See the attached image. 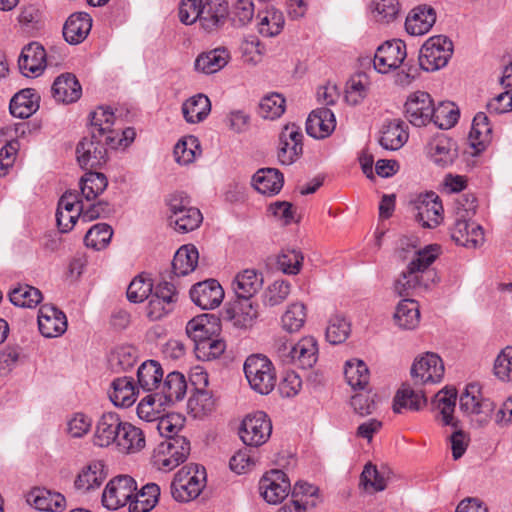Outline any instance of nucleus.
Listing matches in <instances>:
<instances>
[{
    "instance_id": "1",
    "label": "nucleus",
    "mask_w": 512,
    "mask_h": 512,
    "mask_svg": "<svg viewBox=\"0 0 512 512\" xmlns=\"http://www.w3.org/2000/svg\"><path fill=\"white\" fill-rule=\"evenodd\" d=\"M440 255V246L428 245L424 249L416 246L401 247L397 250V258L406 265L395 281L394 290L399 296H410L418 288L428 289L439 281V277L430 266Z\"/></svg>"
},
{
    "instance_id": "2",
    "label": "nucleus",
    "mask_w": 512,
    "mask_h": 512,
    "mask_svg": "<svg viewBox=\"0 0 512 512\" xmlns=\"http://www.w3.org/2000/svg\"><path fill=\"white\" fill-rule=\"evenodd\" d=\"M158 429L166 439L154 449L152 464L158 470L169 472L187 460L191 444L186 436L178 433L182 428L173 425L168 418L159 422Z\"/></svg>"
},
{
    "instance_id": "3",
    "label": "nucleus",
    "mask_w": 512,
    "mask_h": 512,
    "mask_svg": "<svg viewBox=\"0 0 512 512\" xmlns=\"http://www.w3.org/2000/svg\"><path fill=\"white\" fill-rule=\"evenodd\" d=\"M243 370L252 390L260 395L271 393L277 383L276 371L270 359L261 354L247 357Z\"/></svg>"
},
{
    "instance_id": "4",
    "label": "nucleus",
    "mask_w": 512,
    "mask_h": 512,
    "mask_svg": "<svg viewBox=\"0 0 512 512\" xmlns=\"http://www.w3.org/2000/svg\"><path fill=\"white\" fill-rule=\"evenodd\" d=\"M206 484V470L198 464L182 467L171 483V495L179 502H189L199 496Z\"/></svg>"
},
{
    "instance_id": "5",
    "label": "nucleus",
    "mask_w": 512,
    "mask_h": 512,
    "mask_svg": "<svg viewBox=\"0 0 512 512\" xmlns=\"http://www.w3.org/2000/svg\"><path fill=\"white\" fill-rule=\"evenodd\" d=\"M453 53V44L446 36L429 38L421 47L419 66L425 71H436L448 63Z\"/></svg>"
},
{
    "instance_id": "6",
    "label": "nucleus",
    "mask_w": 512,
    "mask_h": 512,
    "mask_svg": "<svg viewBox=\"0 0 512 512\" xmlns=\"http://www.w3.org/2000/svg\"><path fill=\"white\" fill-rule=\"evenodd\" d=\"M136 490V481L131 476L118 475L107 483L102 493V505L108 510H117L130 504Z\"/></svg>"
},
{
    "instance_id": "7",
    "label": "nucleus",
    "mask_w": 512,
    "mask_h": 512,
    "mask_svg": "<svg viewBox=\"0 0 512 512\" xmlns=\"http://www.w3.org/2000/svg\"><path fill=\"white\" fill-rule=\"evenodd\" d=\"M272 433V423L267 414L258 411L247 416L241 425L239 435L247 446L258 447L267 442Z\"/></svg>"
},
{
    "instance_id": "8",
    "label": "nucleus",
    "mask_w": 512,
    "mask_h": 512,
    "mask_svg": "<svg viewBox=\"0 0 512 512\" xmlns=\"http://www.w3.org/2000/svg\"><path fill=\"white\" fill-rule=\"evenodd\" d=\"M461 212H455L454 223L450 227L451 239L460 246L466 248H477L484 241L483 228L471 221L472 217L463 216Z\"/></svg>"
},
{
    "instance_id": "9",
    "label": "nucleus",
    "mask_w": 512,
    "mask_h": 512,
    "mask_svg": "<svg viewBox=\"0 0 512 512\" xmlns=\"http://www.w3.org/2000/svg\"><path fill=\"white\" fill-rule=\"evenodd\" d=\"M442 359L432 352L415 359L411 367V377L415 385L439 383L444 376Z\"/></svg>"
},
{
    "instance_id": "10",
    "label": "nucleus",
    "mask_w": 512,
    "mask_h": 512,
    "mask_svg": "<svg viewBox=\"0 0 512 512\" xmlns=\"http://www.w3.org/2000/svg\"><path fill=\"white\" fill-rule=\"evenodd\" d=\"M404 108L405 117L413 126H426L433 119L434 101L425 91L411 93L407 97Z\"/></svg>"
},
{
    "instance_id": "11",
    "label": "nucleus",
    "mask_w": 512,
    "mask_h": 512,
    "mask_svg": "<svg viewBox=\"0 0 512 512\" xmlns=\"http://www.w3.org/2000/svg\"><path fill=\"white\" fill-rule=\"evenodd\" d=\"M107 144L104 139L84 137L76 147V157L81 168L92 170L101 167L107 161Z\"/></svg>"
},
{
    "instance_id": "12",
    "label": "nucleus",
    "mask_w": 512,
    "mask_h": 512,
    "mask_svg": "<svg viewBox=\"0 0 512 512\" xmlns=\"http://www.w3.org/2000/svg\"><path fill=\"white\" fill-rule=\"evenodd\" d=\"M291 484L286 474L281 470L266 472L259 481V492L269 504L282 502L289 494Z\"/></svg>"
},
{
    "instance_id": "13",
    "label": "nucleus",
    "mask_w": 512,
    "mask_h": 512,
    "mask_svg": "<svg viewBox=\"0 0 512 512\" xmlns=\"http://www.w3.org/2000/svg\"><path fill=\"white\" fill-rule=\"evenodd\" d=\"M406 56V45L402 40L386 41L376 50L373 65L377 72L385 74L400 67Z\"/></svg>"
},
{
    "instance_id": "14",
    "label": "nucleus",
    "mask_w": 512,
    "mask_h": 512,
    "mask_svg": "<svg viewBox=\"0 0 512 512\" xmlns=\"http://www.w3.org/2000/svg\"><path fill=\"white\" fill-rule=\"evenodd\" d=\"M303 135L295 124L286 125L279 137L278 161L282 165L293 164L303 153Z\"/></svg>"
},
{
    "instance_id": "15",
    "label": "nucleus",
    "mask_w": 512,
    "mask_h": 512,
    "mask_svg": "<svg viewBox=\"0 0 512 512\" xmlns=\"http://www.w3.org/2000/svg\"><path fill=\"white\" fill-rule=\"evenodd\" d=\"M478 394L479 386L469 384L460 396V409L466 414L480 416L478 421L484 424L491 418L495 405L489 399H479Z\"/></svg>"
},
{
    "instance_id": "16",
    "label": "nucleus",
    "mask_w": 512,
    "mask_h": 512,
    "mask_svg": "<svg viewBox=\"0 0 512 512\" xmlns=\"http://www.w3.org/2000/svg\"><path fill=\"white\" fill-rule=\"evenodd\" d=\"M416 220L424 228H435L443 221V205L435 192H428L420 196L416 204Z\"/></svg>"
},
{
    "instance_id": "17",
    "label": "nucleus",
    "mask_w": 512,
    "mask_h": 512,
    "mask_svg": "<svg viewBox=\"0 0 512 512\" xmlns=\"http://www.w3.org/2000/svg\"><path fill=\"white\" fill-rule=\"evenodd\" d=\"M190 298L203 310L215 309L224 298V290L217 280L208 279L191 288Z\"/></svg>"
},
{
    "instance_id": "18",
    "label": "nucleus",
    "mask_w": 512,
    "mask_h": 512,
    "mask_svg": "<svg viewBox=\"0 0 512 512\" xmlns=\"http://www.w3.org/2000/svg\"><path fill=\"white\" fill-rule=\"evenodd\" d=\"M38 328L46 338L61 336L67 329L65 314L50 304H44L38 312Z\"/></svg>"
},
{
    "instance_id": "19",
    "label": "nucleus",
    "mask_w": 512,
    "mask_h": 512,
    "mask_svg": "<svg viewBox=\"0 0 512 512\" xmlns=\"http://www.w3.org/2000/svg\"><path fill=\"white\" fill-rule=\"evenodd\" d=\"M228 16L229 5L226 0H207L202 5L200 26L208 33L218 31Z\"/></svg>"
},
{
    "instance_id": "20",
    "label": "nucleus",
    "mask_w": 512,
    "mask_h": 512,
    "mask_svg": "<svg viewBox=\"0 0 512 512\" xmlns=\"http://www.w3.org/2000/svg\"><path fill=\"white\" fill-rule=\"evenodd\" d=\"M194 377L197 378L199 384H203V388L194 389L188 400L187 407L194 417H202L214 410L215 400L211 392L205 389L208 385L207 373H196Z\"/></svg>"
},
{
    "instance_id": "21",
    "label": "nucleus",
    "mask_w": 512,
    "mask_h": 512,
    "mask_svg": "<svg viewBox=\"0 0 512 512\" xmlns=\"http://www.w3.org/2000/svg\"><path fill=\"white\" fill-rule=\"evenodd\" d=\"M336 127L334 113L328 108L313 110L306 121V132L313 138L323 139L328 137Z\"/></svg>"
},
{
    "instance_id": "22",
    "label": "nucleus",
    "mask_w": 512,
    "mask_h": 512,
    "mask_svg": "<svg viewBox=\"0 0 512 512\" xmlns=\"http://www.w3.org/2000/svg\"><path fill=\"white\" fill-rule=\"evenodd\" d=\"M19 69L28 77L30 74L39 75L46 65V52L42 45L32 42L22 49L19 60Z\"/></svg>"
},
{
    "instance_id": "23",
    "label": "nucleus",
    "mask_w": 512,
    "mask_h": 512,
    "mask_svg": "<svg viewBox=\"0 0 512 512\" xmlns=\"http://www.w3.org/2000/svg\"><path fill=\"white\" fill-rule=\"evenodd\" d=\"M122 424L123 422L117 413H104L96 425L94 444L99 447H107L110 444L115 443Z\"/></svg>"
},
{
    "instance_id": "24",
    "label": "nucleus",
    "mask_w": 512,
    "mask_h": 512,
    "mask_svg": "<svg viewBox=\"0 0 512 512\" xmlns=\"http://www.w3.org/2000/svg\"><path fill=\"white\" fill-rule=\"evenodd\" d=\"M52 96L57 102L73 103L82 95L81 85L72 73H63L58 76L52 85Z\"/></svg>"
},
{
    "instance_id": "25",
    "label": "nucleus",
    "mask_w": 512,
    "mask_h": 512,
    "mask_svg": "<svg viewBox=\"0 0 512 512\" xmlns=\"http://www.w3.org/2000/svg\"><path fill=\"white\" fill-rule=\"evenodd\" d=\"M225 312L234 326L244 329L252 327L258 317V310L252 299L236 297L234 303Z\"/></svg>"
},
{
    "instance_id": "26",
    "label": "nucleus",
    "mask_w": 512,
    "mask_h": 512,
    "mask_svg": "<svg viewBox=\"0 0 512 512\" xmlns=\"http://www.w3.org/2000/svg\"><path fill=\"white\" fill-rule=\"evenodd\" d=\"M435 21V10L427 5H419L406 17L405 28L411 35H423L432 28Z\"/></svg>"
},
{
    "instance_id": "27",
    "label": "nucleus",
    "mask_w": 512,
    "mask_h": 512,
    "mask_svg": "<svg viewBox=\"0 0 512 512\" xmlns=\"http://www.w3.org/2000/svg\"><path fill=\"white\" fill-rule=\"evenodd\" d=\"M91 27L92 19L87 13H74L63 26V37L69 44H79L85 40Z\"/></svg>"
},
{
    "instance_id": "28",
    "label": "nucleus",
    "mask_w": 512,
    "mask_h": 512,
    "mask_svg": "<svg viewBox=\"0 0 512 512\" xmlns=\"http://www.w3.org/2000/svg\"><path fill=\"white\" fill-rule=\"evenodd\" d=\"M219 330L218 319L213 315L203 314L191 319L186 325L187 335L195 345L201 341L212 339Z\"/></svg>"
},
{
    "instance_id": "29",
    "label": "nucleus",
    "mask_w": 512,
    "mask_h": 512,
    "mask_svg": "<svg viewBox=\"0 0 512 512\" xmlns=\"http://www.w3.org/2000/svg\"><path fill=\"white\" fill-rule=\"evenodd\" d=\"M106 477L104 463L94 460L81 469L74 481V486L77 490L90 491L99 488Z\"/></svg>"
},
{
    "instance_id": "30",
    "label": "nucleus",
    "mask_w": 512,
    "mask_h": 512,
    "mask_svg": "<svg viewBox=\"0 0 512 512\" xmlns=\"http://www.w3.org/2000/svg\"><path fill=\"white\" fill-rule=\"evenodd\" d=\"M27 502L37 510L60 512L65 507V498L60 493L45 488H34L27 495Z\"/></svg>"
},
{
    "instance_id": "31",
    "label": "nucleus",
    "mask_w": 512,
    "mask_h": 512,
    "mask_svg": "<svg viewBox=\"0 0 512 512\" xmlns=\"http://www.w3.org/2000/svg\"><path fill=\"white\" fill-rule=\"evenodd\" d=\"M255 189L268 196L276 195L283 187V174L276 168H261L252 178Z\"/></svg>"
},
{
    "instance_id": "32",
    "label": "nucleus",
    "mask_w": 512,
    "mask_h": 512,
    "mask_svg": "<svg viewBox=\"0 0 512 512\" xmlns=\"http://www.w3.org/2000/svg\"><path fill=\"white\" fill-rule=\"evenodd\" d=\"M408 137L404 122L394 119L383 125L379 143L386 150L396 151L407 142Z\"/></svg>"
},
{
    "instance_id": "33",
    "label": "nucleus",
    "mask_w": 512,
    "mask_h": 512,
    "mask_svg": "<svg viewBox=\"0 0 512 512\" xmlns=\"http://www.w3.org/2000/svg\"><path fill=\"white\" fill-rule=\"evenodd\" d=\"M115 444L123 453H136L145 447L146 441L140 428L129 422H123Z\"/></svg>"
},
{
    "instance_id": "34",
    "label": "nucleus",
    "mask_w": 512,
    "mask_h": 512,
    "mask_svg": "<svg viewBox=\"0 0 512 512\" xmlns=\"http://www.w3.org/2000/svg\"><path fill=\"white\" fill-rule=\"evenodd\" d=\"M262 284L261 274L254 269H246L237 274L232 285L237 298L252 299Z\"/></svg>"
},
{
    "instance_id": "35",
    "label": "nucleus",
    "mask_w": 512,
    "mask_h": 512,
    "mask_svg": "<svg viewBox=\"0 0 512 512\" xmlns=\"http://www.w3.org/2000/svg\"><path fill=\"white\" fill-rule=\"evenodd\" d=\"M230 59L229 51L224 48H216L200 54L195 60V69L205 74H213L225 67Z\"/></svg>"
},
{
    "instance_id": "36",
    "label": "nucleus",
    "mask_w": 512,
    "mask_h": 512,
    "mask_svg": "<svg viewBox=\"0 0 512 512\" xmlns=\"http://www.w3.org/2000/svg\"><path fill=\"white\" fill-rule=\"evenodd\" d=\"M39 96L33 89L26 88L16 93L9 105L11 114L18 118H28L39 107Z\"/></svg>"
},
{
    "instance_id": "37",
    "label": "nucleus",
    "mask_w": 512,
    "mask_h": 512,
    "mask_svg": "<svg viewBox=\"0 0 512 512\" xmlns=\"http://www.w3.org/2000/svg\"><path fill=\"white\" fill-rule=\"evenodd\" d=\"M291 362L299 364L307 369L314 366L318 360V344L313 337L300 339L291 350Z\"/></svg>"
},
{
    "instance_id": "38",
    "label": "nucleus",
    "mask_w": 512,
    "mask_h": 512,
    "mask_svg": "<svg viewBox=\"0 0 512 512\" xmlns=\"http://www.w3.org/2000/svg\"><path fill=\"white\" fill-rule=\"evenodd\" d=\"M187 391V382L184 375L180 372L173 371L169 373L162 385L159 396L162 402L173 404L184 398Z\"/></svg>"
},
{
    "instance_id": "39",
    "label": "nucleus",
    "mask_w": 512,
    "mask_h": 512,
    "mask_svg": "<svg viewBox=\"0 0 512 512\" xmlns=\"http://www.w3.org/2000/svg\"><path fill=\"white\" fill-rule=\"evenodd\" d=\"M199 253L194 245H183L175 253L172 271L176 276H185L193 272L197 266Z\"/></svg>"
},
{
    "instance_id": "40",
    "label": "nucleus",
    "mask_w": 512,
    "mask_h": 512,
    "mask_svg": "<svg viewBox=\"0 0 512 512\" xmlns=\"http://www.w3.org/2000/svg\"><path fill=\"white\" fill-rule=\"evenodd\" d=\"M115 122L114 112L109 107H99L90 113V135L106 141Z\"/></svg>"
},
{
    "instance_id": "41",
    "label": "nucleus",
    "mask_w": 512,
    "mask_h": 512,
    "mask_svg": "<svg viewBox=\"0 0 512 512\" xmlns=\"http://www.w3.org/2000/svg\"><path fill=\"white\" fill-rule=\"evenodd\" d=\"M109 397L115 406L130 407L136 401V388L133 379L129 377L115 379L112 382V391Z\"/></svg>"
},
{
    "instance_id": "42",
    "label": "nucleus",
    "mask_w": 512,
    "mask_h": 512,
    "mask_svg": "<svg viewBox=\"0 0 512 512\" xmlns=\"http://www.w3.org/2000/svg\"><path fill=\"white\" fill-rule=\"evenodd\" d=\"M160 496V488L155 483L144 485L140 491H135L129 504V512H149L152 510Z\"/></svg>"
},
{
    "instance_id": "43",
    "label": "nucleus",
    "mask_w": 512,
    "mask_h": 512,
    "mask_svg": "<svg viewBox=\"0 0 512 512\" xmlns=\"http://www.w3.org/2000/svg\"><path fill=\"white\" fill-rule=\"evenodd\" d=\"M426 401L422 392H416L408 384H402L394 397L393 411L401 413L404 408L418 411L426 404Z\"/></svg>"
},
{
    "instance_id": "44",
    "label": "nucleus",
    "mask_w": 512,
    "mask_h": 512,
    "mask_svg": "<svg viewBox=\"0 0 512 512\" xmlns=\"http://www.w3.org/2000/svg\"><path fill=\"white\" fill-rule=\"evenodd\" d=\"M211 111L209 98L204 94H197L182 105L184 118L189 123H198L204 120Z\"/></svg>"
},
{
    "instance_id": "45",
    "label": "nucleus",
    "mask_w": 512,
    "mask_h": 512,
    "mask_svg": "<svg viewBox=\"0 0 512 512\" xmlns=\"http://www.w3.org/2000/svg\"><path fill=\"white\" fill-rule=\"evenodd\" d=\"M492 133V126L489 123V118L484 112H479L475 115L472 123V128L469 133V140L471 146L477 151L484 149L487 142L490 141Z\"/></svg>"
},
{
    "instance_id": "46",
    "label": "nucleus",
    "mask_w": 512,
    "mask_h": 512,
    "mask_svg": "<svg viewBox=\"0 0 512 512\" xmlns=\"http://www.w3.org/2000/svg\"><path fill=\"white\" fill-rule=\"evenodd\" d=\"M394 320L402 329L411 330L416 328L420 320L417 302L412 299H403L396 308Z\"/></svg>"
},
{
    "instance_id": "47",
    "label": "nucleus",
    "mask_w": 512,
    "mask_h": 512,
    "mask_svg": "<svg viewBox=\"0 0 512 512\" xmlns=\"http://www.w3.org/2000/svg\"><path fill=\"white\" fill-rule=\"evenodd\" d=\"M137 378L143 390L152 391L160 385L163 378V370L157 361L148 360L138 368Z\"/></svg>"
},
{
    "instance_id": "48",
    "label": "nucleus",
    "mask_w": 512,
    "mask_h": 512,
    "mask_svg": "<svg viewBox=\"0 0 512 512\" xmlns=\"http://www.w3.org/2000/svg\"><path fill=\"white\" fill-rule=\"evenodd\" d=\"M9 299L15 306L35 308L43 299L41 291L28 284L18 285L9 292Z\"/></svg>"
},
{
    "instance_id": "49",
    "label": "nucleus",
    "mask_w": 512,
    "mask_h": 512,
    "mask_svg": "<svg viewBox=\"0 0 512 512\" xmlns=\"http://www.w3.org/2000/svg\"><path fill=\"white\" fill-rule=\"evenodd\" d=\"M108 180L103 173L89 170L80 179V190L83 197L90 201L100 195L107 187Z\"/></svg>"
},
{
    "instance_id": "50",
    "label": "nucleus",
    "mask_w": 512,
    "mask_h": 512,
    "mask_svg": "<svg viewBox=\"0 0 512 512\" xmlns=\"http://www.w3.org/2000/svg\"><path fill=\"white\" fill-rule=\"evenodd\" d=\"M171 224H174L176 231L187 233L197 229L203 221V216L198 208H187L175 216H169Z\"/></svg>"
},
{
    "instance_id": "51",
    "label": "nucleus",
    "mask_w": 512,
    "mask_h": 512,
    "mask_svg": "<svg viewBox=\"0 0 512 512\" xmlns=\"http://www.w3.org/2000/svg\"><path fill=\"white\" fill-rule=\"evenodd\" d=\"M344 374L348 384L353 389H364L369 383V369L362 360L347 361Z\"/></svg>"
},
{
    "instance_id": "52",
    "label": "nucleus",
    "mask_w": 512,
    "mask_h": 512,
    "mask_svg": "<svg viewBox=\"0 0 512 512\" xmlns=\"http://www.w3.org/2000/svg\"><path fill=\"white\" fill-rule=\"evenodd\" d=\"M370 10L376 22L388 24L399 16L400 3L398 0H372Z\"/></svg>"
},
{
    "instance_id": "53",
    "label": "nucleus",
    "mask_w": 512,
    "mask_h": 512,
    "mask_svg": "<svg viewBox=\"0 0 512 512\" xmlns=\"http://www.w3.org/2000/svg\"><path fill=\"white\" fill-rule=\"evenodd\" d=\"M457 391L455 388H445L436 395L437 408L440 410L444 425L457 427L453 417L456 405Z\"/></svg>"
},
{
    "instance_id": "54",
    "label": "nucleus",
    "mask_w": 512,
    "mask_h": 512,
    "mask_svg": "<svg viewBox=\"0 0 512 512\" xmlns=\"http://www.w3.org/2000/svg\"><path fill=\"white\" fill-rule=\"evenodd\" d=\"M459 118V111L450 101L440 102L438 106L434 105L433 122L440 129H449L453 127Z\"/></svg>"
},
{
    "instance_id": "55",
    "label": "nucleus",
    "mask_w": 512,
    "mask_h": 512,
    "mask_svg": "<svg viewBox=\"0 0 512 512\" xmlns=\"http://www.w3.org/2000/svg\"><path fill=\"white\" fill-rule=\"evenodd\" d=\"M351 332L350 322L342 315H333L326 328V339L331 344L337 345L343 343Z\"/></svg>"
},
{
    "instance_id": "56",
    "label": "nucleus",
    "mask_w": 512,
    "mask_h": 512,
    "mask_svg": "<svg viewBox=\"0 0 512 512\" xmlns=\"http://www.w3.org/2000/svg\"><path fill=\"white\" fill-rule=\"evenodd\" d=\"M112 235L113 230L110 225L106 223H98L87 231L84 237V242L87 247L95 250H101L108 245Z\"/></svg>"
},
{
    "instance_id": "57",
    "label": "nucleus",
    "mask_w": 512,
    "mask_h": 512,
    "mask_svg": "<svg viewBox=\"0 0 512 512\" xmlns=\"http://www.w3.org/2000/svg\"><path fill=\"white\" fill-rule=\"evenodd\" d=\"M200 144L196 137H186L175 145L174 157L175 160L181 165H188L192 163L197 154H200Z\"/></svg>"
},
{
    "instance_id": "58",
    "label": "nucleus",
    "mask_w": 512,
    "mask_h": 512,
    "mask_svg": "<svg viewBox=\"0 0 512 512\" xmlns=\"http://www.w3.org/2000/svg\"><path fill=\"white\" fill-rule=\"evenodd\" d=\"M282 327L284 330L293 333L299 331L306 321V307L304 304L292 303L282 316Z\"/></svg>"
},
{
    "instance_id": "59",
    "label": "nucleus",
    "mask_w": 512,
    "mask_h": 512,
    "mask_svg": "<svg viewBox=\"0 0 512 512\" xmlns=\"http://www.w3.org/2000/svg\"><path fill=\"white\" fill-rule=\"evenodd\" d=\"M284 23L285 20L282 12L271 9L260 19L258 31L263 37H274L281 33Z\"/></svg>"
},
{
    "instance_id": "60",
    "label": "nucleus",
    "mask_w": 512,
    "mask_h": 512,
    "mask_svg": "<svg viewBox=\"0 0 512 512\" xmlns=\"http://www.w3.org/2000/svg\"><path fill=\"white\" fill-rule=\"evenodd\" d=\"M285 111V99L278 93H272L262 98L259 104V114L265 119L280 117Z\"/></svg>"
},
{
    "instance_id": "61",
    "label": "nucleus",
    "mask_w": 512,
    "mask_h": 512,
    "mask_svg": "<svg viewBox=\"0 0 512 512\" xmlns=\"http://www.w3.org/2000/svg\"><path fill=\"white\" fill-rule=\"evenodd\" d=\"M346 101L352 105L359 104L368 93V81L365 75L359 74L349 79L345 91Z\"/></svg>"
},
{
    "instance_id": "62",
    "label": "nucleus",
    "mask_w": 512,
    "mask_h": 512,
    "mask_svg": "<svg viewBox=\"0 0 512 512\" xmlns=\"http://www.w3.org/2000/svg\"><path fill=\"white\" fill-rule=\"evenodd\" d=\"M226 349V343L223 339L215 336L196 344L195 353L203 361H209L220 357Z\"/></svg>"
},
{
    "instance_id": "63",
    "label": "nucleus",
    "mask_w": 512,
    "mask_h": 512,
    "mask_svg": "<svg viewBox=\"0 0 512 512\" xmlns=\"http://www.w3.org/2000/svg\"><path fill=\"white\" fill-rule=\"evenodd\" d=\"M430 154L433 161L442 166H448L453 163L456 153L451 149V143L446 138H440L430 144Z\"/></svg>"
},
{
    "instance_id": "64",
    "label": "nucleus",
    "mask_w": 512,
    "mask_h": 512,
    "mask_svg": "<svg viewBox=\"0 0 512 512\" xmlns=\"http://www.w3.org/2000/svg\"><path fill=\"white\" fill-rule=\"evenodd\" d=\"M291 285L285 280H276L268 286L264 293V304L266 306H277L283 303L290 294Z\"/></svg>"
}]
</instances>
